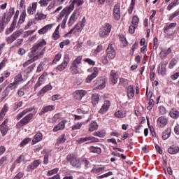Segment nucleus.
<instances>
[{
  "label": "nucleus",
  "instance_id": "nucleus-1",
  "mask_svg": "<svg viewBox=\"0 0 179 179\" xmlns=\"http://www.w3.org/2000/svg\"><path fill=\"white\" fill-rule=\"evenodd\" d=\"M67 161L69 162L70 164L76 169H80L82 167V164H80V160L78 157L73 155H69L66 157Z\"/></svg>",
  "mask_w": 179,
  "mask_h": 179
},
{
  "label": "nucleus",
  "instance_id": "nucleus-2",
  "mask_svg": "<svg viewBox=\"0 0 179 179\" xmlns=\"http://www.w3.org/2000/svg\"><path fill=\"white\" fill-rule=\"evenodd\" d=\"M111 28H112L111 24H110L108 23L105 24L100 29V31H99L100 37H102V38L108 37L109 36L110 33L111 32Z\"/></svg>",
  "mask_w": 179,
  "mask_h": 179
},
{
  "label": "nucleus",
  "instance_id": "nucleus-3",
  "mask_svg": "<svg viewBox=\"0 0 179 179\" xmlns=\"http://www.w3.org/2000/svg\"><path fill=\"white\" fill-rule=\"evenodd\" d=\"M33 113L27 115L24 118L17 123V128H22V127H24V125H27V124L30 122V120L33 118Z\"/></svg>",
  "mask_w": 179,
  "mask_h": 179
},
{
  "label": "nucleus",
  "instance_id": "nucleus-4",
  "mask_svg": "<svg viewBox=\"0 0 179 179\" xmlns=\"http://www.w3.org/2000/svg\"><path fill=\"white\" fill-rule=\"evenodd\" d=\"M47 42L44 39H42L38 42V44L34 45L32 48V54L33 55H36V54L38 53V51L43 48V45H46Z\"/></svg>",
  "mask_w": 179,
  "mask_h": 179
},
{
  "label": "nucleus",
  "instance_id": "nucleus-5",
  "mask_svg": "<svg viewBox=\"0 0 179 179\" xmlns=\"http://www.w3.org/2000/svg\"><path fill=\"white\" fill-rule=\"evenodd\" d=\"M19 85L13 82L12 83H10L6 88V90L3 92V99H5V97H8L9 95V93L10 92V90H13L16 89Z\"/></svg>",
  "mask_w": 179,
  "mask_h": 179
},
{
  "label": "nucleus",
  "instance_id": "nucleus-6",
  "mask_svg": "<svg viewBox=\"0 0 179 179\" xmlns=\"http://www.w3.org/2000/svg\"><path fill=\"white\" fill-rule=\"evenodd\" d=\"M176 26H177V22H173V23L167 24L164 27V33H165V34H167L168 37H171V36H174V33H175L174 31H171L170 32V29H173Z\"/></svg>",
  "mask_w": 179,
  "mask_h": 179
},
{
  "label": "nucleus",
  "instance_id": "nucleus-7",
  "mask_svg": "<svg viewBox=\"0 0 179 179\" xmlns=\"http://www.w3.org/2000/svg\"><path fill=\"white\" fill-rule=\"evenodd\" d=\"M90 143H94L96 142H99L100 140L99 138L93 137V136H88V137H84V138H80L78 140H77V142L80 144V143H85V142H89Z\"/></svg>",
  "mask_w": 179,
  "mask_h": 179
},
{
  "label": "nucleus",
  "instance_id": "nucleus-8",
  "mask_svg": "<svg viewBox=\"0 0 179 179\" xmlns=\"http://www.w3.org/2000/svg\"><path fill=\"white\" fill-rule=\"evenodd\" d=\"M106 54L107 57L110 59H114L115 58V55H117L115 49H114L111 43L108 45V48L106 49Z\"/></svg>",
  "mask_w": 179,
  "mask_h": 179
},
{
  "label": "nucleus",
  "instance_id": "nucleus-9",
  "mask_svg": "<svg viewBox=\"0 0 179 179\" xmlns=\"http://www.w3.org/2000/svg\"><path fill=\"white\" fill-rule=\"evenodd\" d=\"M113 17L115 20L121 19V7L120 3H117L113 7Z\"/></svg>",
  "mask_w": 179,
  "mask_h": 179
},
{
  "label": "nucleus",
  "instance_id": "nucleus-10",
  "mask_svg": "<svg viewBox=\"0 0 179 179\" xmlns=\"http://www.w3.org/2000/svg\"><path fill=\"white\" fill-rule=\"evenodd\" d=\"M110 107H111V102L109 100H105L103 106L99 110V114H106L110 110Z\"/></svg>",
  "mask_w": 179,
  "mask_h": 179
},
{
  "label": "nucleus",
  "instance_id": "nucleus-11",
  "mask_svg": "<svg viewBox=\"0 0 179 179\" xmlns=\"http://www.w3.org/2000/svg\"><path fill=\"white\" fill-rule=\"evenodd\" d=\"M8 122H9V120L6 119L0 125V131L3 136H5V135L8 134V131H9V127H8Z\"/></svg>",
  "mask_w": 179,
  "mask_h": 179
},
{
  "label": "nucleus",
  "instance_id": "nucleus-12",
  "mask_svg": "<svg viewBox=\"0 0 179 179\" xmlns=\"http://www.w3.org/2000/svg\"><path fill=\"white\" fill-rule=\"evenodd\" d=\"M69 61H70L69 55H65L64 58V62L57 67V69L60 71H64L65 68L68 66V64H69Z\"/></svg>",
  "mask_w": 179,
  "mask_h": 179
},
{
  "label": "nucleus",
  "instance_id": "nucleus-13",
  "mask_svg": "<svg viewBox=\"0 0 179 179\" xmlns=\"http://www.w3.org/2000/svg\"><path fill=\"white\" fill-rule=\"evenodd\" d=\"M87 94V91L83 90H78L75 91L73 94L74 99L76 100H82V98Z\"/></svg>",
  "mask_w": 179,
  "mask_h": 179
},
{
  "label": "nucleus",
  "instance_id": "nucleus-14",
  "mask_svg": "<svg viewBox=\"0 0 179 179\" xmlns=\"http://www.w3.org/2000/svg\"><path fill=\"white\" fill-rule=\"evenodd\" d=\"M80 15V10H76L73 14L71 15L69 21V26H72L73 23L78 20V17H79Z\"/></svg>",
  "mask_w": 179,
  "mask_h": 179
},
{
  "label": "nucleus",
  "instance_id": "nucleus-15",
  "mask_svg": "<svg viewBox=\"0 0 179 179\" xmlns=\"http://www.w3.org/2000/svg\"><path fill=\"white\" fill-rule=\"evenodd\" d=\"M106 83H107V80L106 79L102 78L97 80L96 83V86L93 88V90H101L104 89V87H106Z\"/></svg>",
  "mask_w": 179,
  "mask_h": 179
},
{
  "label": "nucleus",
  "instance_id": "nucleus-16",
  "mask_svg": "<svg viewBox=\"0 0 179 179\" xmlns=\"http://www.w3.org/2000/svg\"><path fill=\"white\" fill-rule=\"evenodd\" d=\"M166 65H167V62H163L160 63L159 66L157 69L158 74L162 75V76L166 75Z\"/></svg>",
  "mask_w": 179,
  "mask_h": 179
},
{
  "label": "nucleus",
  "instance_id": "nucleus-17",
  "mask_svg": "<svg viewBox=\"0 0 179 179\" xmlns=\"http://www.w3.org/2000/svg\"><path fill=\"white\" fill-rule=\"evenodd\" d=\"M110 79L113 85H117L118 82V75L115 70L111 71Z\"/></svg>",
  "mask_w": 179,
  "mask_h": 179
},
{
  "label": "nucleus",
  "instance_id": "nucleus-18",
  "mask_svg": "<svg viewBox=\"0 0 179 179\" xmlns=\"http://www.w3.org/2000/svg\"><path fill=\"white\" fill-rule=\"evenodd\" d=\"M171 48H169L168 49H162L161 52H159V57L162 59H164L167 55L169 54H171Z\"/></svg>",
  "mask_w": 179,
  "mask_h": 179
},
{
  "label": "nucleus",
  "instance_id": "nucleus-19",
  "mask_svg": "<svg viewBox=\"0 0 179 179\" xmlns=\"http://www.w3.org/2000/svg\"><path fill=\"white\" fill-rule=\"evenodd\" d=\"M40 163H41V161H40V159L34 161L30 165L27 166V171H31V170H34V169H36V167H38V166H40Z\"/></svg>",
  "mask_w": 179,
  "mask_h": 179
},
{
  "label": "nucleus",
  "instance_id": "nucleus-20",
  "mask_svg": "<svg viewBox=\"0 0 179 179\" xmlns=\"http://www.w3.org/2000/svg\"><path fill=\"white\" fill-rule=\"evenodd\" d=\"M40 163H41V161H40V159L34 161L30 165L27 166V171H31V170H34V169H36V167H38V166H40Z\"/></svg>",
  "mask_w": 179,
  "mask_h": 179
},
{
  "label": "nucleus",
  "instance_id": "nucleus-21",
  "mask_svg": "<svg viewBox=\"0 0 179 179\" xmlns=\"http://www.w3.org/2000/svg\"><path fill=\"white\" fill-rule=\"evenodd\" d=\"M40 163H41V161H40V159L34 161L30 165L27 166V171H31V170H34V169H36V167H38V166H40Z\"/></svg>",
  "mask_w": 179,
  "mask_h": 179
},
{
  "label": "nucleus",
  "instance_id": "nucleus-22",
  "mask_svg": "<svg viewBox=\"0 0 179 179\" xmlns=\"http://www.w3.org/2000/svg\"><path fill=\"white\" fill-rule=\"evenodd\" d=\"M167 118L161 116L157 119V124L161 127V128H164L167 125Z\"/></svg>",
  "mask_w": 179,
  "mask_h": 179
},
{
  "label": "nucleus",
  "instance_id": "nucleus-23",
  "mask_svg": "<svg viewBox=\"0 0 179 179\" xmlns=\"http://www.w3.org/2000/svg\"><path fill=\"white\" fill-rule=\"evenodd\" d=\"M97 75H99V71H97V68H94V72L90 76H88L87 78L86 79L87 83H90V82H92L93 79H94L95 78H97Z\"/></svg>",
  "mask_w": 179,
  "mask_h": 179
},
{
  "label": "nucleus",
  "instance_id": "nucleus-24",
  "mask_svg": "<svg viewBox=\"0 0 179 179\" xmlns=\"http://www.w3.org/2000/svg\"><path fill=\"white\" fill-rule=\"evenodd\" d=\"M54 27V24H49L48 25H45L42 29H39L38 31V33L39 34H44L48 31V30H51L52 27Z\"/></svg>",
  "mask_w": 179,
  "mask_h": 179
},
{
  "label": "nucleus",
  "instance_id": "nucleus-25",
  "mask_svg": "<svg viewBox=\"0 0 179 179\" xmlns=\"http://www.w3.org/2000/svg\"><path fill=\"white\" fill-rule=\"evenodd\" d=\"M37 9V2L32 3L31 6H29L27 8V13L29 15H34L36 13V10Z\"/></svg>",
  "mask_w": 179,
  "mask_h": 179
},
{
  "label": "nucleus",
  "instance_id": "nucleus-26",
  "mask_svg": "<svg viewBox=\"0 0 179 179\" xmlns=\"http://www.w3.org/2000/svg\"><path fill=\"white\" fill-rule=\"evenodd\" d=\"M52 90V86L51 85H48L43 87L38 92V96H44L45 93H47L48 90Z\"/></svg>",
  "mask_w": 179,
  "mask_h": 179
},
{
  "label": "nucleus",
  "instance_id": "nucleus-27",
  "mask_svg": "<svg viewBox=\"0 0 179 179\" xmlns=\"http://www.w3.org/2000/svg\"><path fill=\"white\" fill-rule=\"evenodd\" d=\"M55 108V107L52 105L44 106L39 113V115H43V114H45V113H48V111H52Z\"/></svg>",
  "mask_w": 179,
  "mask_h": 179
},
{
  "label": "nucleus",
  "instance_id": "nucleus-28",
  "mask_svg": "<svg viewBox=\"0 0 179 179\" xmlns=\"http://www.w3.org/2000/svg\"><path fill=\"white\" fill-rule=\"evenodd\" d=\"M43 139V134L41 133H37L35 134L32 139L31 145H36L38 142H40V141H42Z\"/></svg>",
  "mask_w": 179,
  "mask_h": 179
},
{
  "label": "nucleus",
  "instance_id": "nucleus-29",
  "mask_svg": "<svg viewBox=\"0 0 179 179\" xmlns=\"http://www.w3.org/2000/svg\"><path fill=\"white\" fill-rule=\"evenodd\" d=\"M97 129H99V124H97V122L96 121H92L89 124V132H93L94 131H97Z\"/></svg>",
  "mask_w": 179,
  "mask_h": 179
},
{
  "label": "nucleus",
  "instance_id": "nucleus-30",
  "mask_svg": "<svg viewBox=\"0 0 179 179\" xmlns=\"http://www.w3.org/2000/svg\"><path fill=\"white\" fill-rule=\"evenodd\" d=\"M68 12H69V9L68 8H64L57 17V22H61V20H62V17H64Z\"/></svg>",
  "mask_w": 179,
  "mask_h": 179
},
{
  "label": "nucleus",
  "instance_id": "nucleus-31",
  "mask_svg": "<svg viewBox=\"0 0 179 179\" xmlns=\"http://www.w3.org/2000/svg\"><path fill=\"white\" fill-rule=\"evenodd\" d=\"M127 96L129 99H133L135 96V91L134 90V86L129 85L127 88Z\"/></svg>",
  "mask_w": 179,
  "mask_h": 179
},
{
  "label": "nucleus",
  "instance_id": "nucleus-32",
  "mask_svg": "<svg viewBox=\"0 0 179 179\" xmlns=\"http://www.w3.org/2000/svg\"><path fill=\"white\" fill-rule=\"evenodd\" d=\"M169 153L170 155H176L179 152V147L176 145H172L168 149Z\"/></svg>",
  "mask_w": 179,
  "mask_h": 179
},
{
  "label": "nucleus",
  "instance_id": "nucleus-33",
  "mask_svg": "<svg viewBox=\"0 0 179 179\" xmlns=\"http://www.w3.org/2000/svg\"><path fill=\"white\" fill-rule=\"evenodd\" d=\"M65 141H66V136H65V134H62L58 137L56 145H57V146H59V145L65 143Z\"/></svg>",
  "mask_w": 179,
  "mask_h": 179
},
{
  "label": "nucleus",
  "instance_id": "nucleus-34",
  "mask_svg": "<svg viewBox=\"0 0 179 179\" xmlns=\"http://www.w3.org/2000/svg\"><path fill=\"white\" fill-rule=\"evenodd\" d=\"M64 128H65V122H60L57 125L54 127L53 131L54 132H58V131H61Z\"/></svg>",
  "mask_w": 179,
  "mask_h": 179
},
{
  "label": "nucleus",
  "instance_id": "nucleus-35",
  "mask_svg": "<svg viewBox=\"0 0 179 179\" xmlns=\"http://www.w3.org/2000/svg\"><path fill=\"white\" fill-rule=\"evenodd\" d=\"M30 111H33L32 108H29L24 110L22 112L20 113L17 115V120H20V118H22L25 114H27V113H30Z\"/></svg>",
  "mask_w": 179,
  "mask_h": 179
},
{
  "label": "nucleus",
  "instance_id": "nucleus-36",
  "mask_svg": "<svg viewBox=\"0 0 179 179\" xmlns=\"http://www.w3.org/2000/svg\"><path fill=\"white\" fill-rule=\"evenodd\" d=\"M90 152H91V153H96L97 155H100V153H101V148L99 147L91 146L90 147Z\"/></svg>",
  "mask_w": 179,
  "mask_h": 179
},
{
  "label": "nucleus",
  "instance_id": "nucleus-37",
  "mask_svg": "<svg viewBox=\"0 0 179 179\" xmlns=\"http://www.w3.org/2000/svg\"><path fill=\"white\" fill-rule=\"evenodd\" d=\"M44 19H47V15L41 13H38L35 15V20H44Z\"/></svg>",
  "mask_w": 179,
  "mask_h": 179
},
{
  "label": "nucleus",
  "instance_id": "nucleus-38",
  "mask_svg": "<svg viewBox=\"0 0 179 179\" xmlns=\"http://www.w3.org/2000/svg\"><path fill=\"white\" fill-rule=\"evenodd\" d=\"M6 113H8V106L5 105L0 112V121H2V119L6 115Z\"/></svg>",
  "mask_w": 179,
  "mask_h": 179
},
{
  "label": "nucleus",
  "instance_id": "nucleus-39",
  "mask_svg": "<svg viewBox=\"0 0 179 179\" xmlns=\"http://www.w3.org/2000/svg\"><path fill=\"white\" fill-rule=\"evenodd\" d=\"M169 115L171 118L177 119L179 117V111L176 109H172L169 113Z\"/></svg>",
  "mask_w": 179,
  "mask_h": 179
},
{
  "label": "nucleus",
  "instance_id": "nucleus-40",
  "mask_svg": "<svg viewBox=\"0 0 179 179\" xmlns=\"http://www.w3.org/2000/svg\"><path fill=\"white\" fill-rule=\"evenodd\" d=\"M171 133V129H167L162 134V138L164 141L169 139L170 138V134Z\"/></svg>",
  "mask_w": 179,
  "mask_h": 179
},
{
  "label": "nucleus",
  "instance_id": "nucleus-41",
  "mask_svg": "<svg viewBox=\"0 0 179 179\" xmlns=\"http://www.w3.org/2000/svg\"><path fill=\"white\" fill-rule=\"evenodd\" d=\"M37 59H38V56H34L32 59L27 60V62H25L23 64V66L26 67V66H29V65H30V64L34 62V61H37Z\"/></svg>",
  "mask_w": 179,
  "mask_h": 179
},
{
  "label": "nucleus",
  "instance_id": "nucleus-42",
  "mask_svg": "<svg viewBox=\"0 0 179 179\" xmlns=\"http://www.w3.org/2000/svg\"><path fill=\"white\" fill-rule=\"evenodd\" d=\"M16 23H17V15L14 16V20L13 21V23L9 29L10 33H12L13 30H15V27L16 26Z\"/></svg>",
  "mask_w": 179,
  "mask_h": 179
},
{
  "label": "nucleus",
  "instance_id": "nucleus-43",
  "mask_svg": "<svg viewBox=\"0 0 179 179\" xmlns=\"http://www.w3.org/2000/svg\"><path fill=\"white\" fill-rule=\"evenodd\" d=\"M177 62H178V58L172 59L169 65V69H173L177 64Z\"/></svg>",
  "mask_w": 179,
  "mask_h": 179
},
{
  "label": "nucleus",
  "instance_id": "nucleus-44",
  "mask_svg": "<svg viewBox=\"0 0 179 179\" xmlns=\"http://www.w3.org/2000/svg\"><path fill=\"white\" fill-rule=\"evenodd\" d=\"M6 19V14L2 17L1 21L0 22V33H2L3 30L5 29V20Z\"/></svg>",
  "mask_w": 179,
  "mask_h": 179
},
{
  "label": "nucleus",
  "instance_id": "nucleus-45",
  "mask_svg": "<svg viewBox=\"0 0 179 179\" xmlns=\"http://www.w3.org/2000/svg\"><path fill=\"white\" fill-rule=\"evenodd\" d=\"M14 82L17 85H20L21 82H23V77H22V74L17 75L14 78Z\"/></svg>",
  "mask_w": 179,
  "mask_h": 179
},
{
  "label": "nucleus",
  "instance_id": "nucleus-46",
  "mask_svg": "<svg viewBox=\"0 0 179 179\" xmlns=\"http://www.w3.org/2000/svg\"><path fill=\"white\" fill-rule=\"evenodd\" d=\"M59 25L57 26V27L56 28L55 32L52 34V38L54 40H58V38H59Z\"/></svg>",
  "mask_w": 179,
  "mask_h": 179
},
{
  "label": "nucleus",
  "instance_id": "nucleus-47",
  "mask_svg": "<svg viewBox=\"0 0 179 179\" xmlns=\"http://www.w3.org/2000/svg\"><path fill=\"white\" fill-rule=\"evenodd\" d=\"M15 13V8H10L9 9V11L7 15V22H10V19L12 18V16H13V14Z\"/></svg>",
  "mask_w": 179,
  "mask_h": 179
},
{
  "label": "nucleus",
  "instance_id": "nucleus-48",
  "mask_svg": "<svg viewBox=\"0 0 179 179\" xmlns=\"http://www.w3.org/2000/svg\"><path fill=\"white\" fill-rule=\"evenodd\" d=\"M22 34H23V30L20 29L13 33L11 36H13V37L14 38V40H16V38L20 37V36H22Z\"/></svg>",
  "mask_w": 179,
  "mask_h": 179
},
{
  "label": "nucleus",
  "instance_id": "nucleus-49",
  "mask_svg": "<svg viewBox=\"0 0 179 179\" xmlns=\"http://www.w3.org/2000/svg\"><path fill=\"white\" fill-rule=\"evenodd\" d=\"M99 94H93L92 96V101L93 104H97L99 103Z\"/></svg>",
  "mask_w": 179,
  "mask_h": 179
},
{
  "label": "nucleus",
  "instance_id": "nucleus-50",
  "mask_svg": "<svg viewBox=\"0 0 179 179\" xmlns=\"http://www.w3.org/2000/svg\"><path fill=\"white\" fill-rule=\"evenodd\" d=\"M52 0H40L38 1V3L41 8L47 6L50 2H51Z\"/></svg>",
  "mask_w": 179,
  "mask_h": 179
},
{
  "label": "nucleus",
  "instance_id": "nucleus-51",
  "mask_svg": "<svg viewBox=\"0 0 179 179\" xmlns=\"http://www.w3.org/2000/svg\"><path fill=\"white\" fill-rule=\"evenodd\" d=\"M78 66H75L73 64L71 65L70 69L73 75H76L77 73H79V71H78Z\"/></svg>",
  "mask_w": 179,
  "mask_h": 179
},
{
  "label": "nucleus",
  "instance_id": "nucleus-52",
  "mask_svg": "<svg viewBox=\"0 0 179 179\" xmlns=\"http://www.w3.org/2000/svg\"><path fill=\"white\" fill-rule=\"evenodd\" d=\"M127 114L121 110H118L115 112V116L117 118H124V117H126Z\"/></svg>",
  "mask_w": 179,
  "mask_h": 179
},
{
  "label": "nucleus",
  "instance_id": "nucleus-53",
  "mask_svg": "<svg viewBox=\"0 0 179 179\" xmlns=\"http://www.w3.org/2000/svg\"><path fill=\"white\" fill-rule=\"evenodd\" d=\"M177 5H178V0H174L172 3H171L168 6L167 9L169 10H171V9H173V8H174V6H177Z\"/></svg>",
  "mask_w": 179,
  "mask_h": 179
},
{
  "label": "nucleus",
  "instance_id": "nucleus-54",
  "mask_svg": "<svg viewBox=\"0 0 179 179\" xmlns=\"http://www.w3.org/2000/svg\"><path fill=\"white\" fill-rule=\"evenodd\" d=\"M133 26H136L138 27V24H139V17L138 16L135 15L132 18V22H131Z\"/></svg>",
  "mask_w": 179,
  "mask_h": 179
},
{
  "label": "nucleus",
  "instance_id": "nucleus-55",
  "mask_svg": "<svg viewBox=\"0 0 179 179\" xmlns=\"http://www.w3.org/2000/svg\"><path fill=\"white\" fill-rule=\"evenodd\" d=\"M82 62V57H77L71 64V65H74L76 66H79V64Z\"/></svg>",
  "mask_w": 179,
  "mask_h": 179
},
{
  "label": "nucleus",
  "instance_id": "nucleus-56",
  "mask_svg": "<svg viewBox=\"0 0 179 179\" xmlns=\"http://www.w3.org/2000/svg\"><path fill=\"white\" fill-rule=\"evenodd\" d=\"M82 125H83V123H79L78 122L77 124H74L72 127L71 129L72 131H76L78 129H80L82 128Z\"/></svg>",
  "mask_w": 179,
  "mask_h": 179
},
{
  "label": "nucleus",
  "instance_id": "nucleus-57",
  "mask_svg": "<svg viewBox=\"0 0 179 179\" xmlns=\"http://www.w3.org/2000/svg\"><path fill=\"white\" fill-rule=\"evenodd\" d=\"M59 170V169L58 168H55V169H53L50 171H48V173H47V176H54V174H57V173H58V171Z\"/></svg>",
  "mask_w": 179,
  "mask_h": 179
},
{
  "label": "nucleus",
  "instance_id": "nucleus-58",
  "mask_svg": "<svg viewBox=\"0 0 179 179\" xmlns=\"http://www.w3.org/2000/svg\"><path fill=\"white\" fill-rule=\"evenodd\" d=\"M120 85H123V86H128L129 85V81L127 79L121 78L120 79Z\"/></svg>",
  "mask_w": 179,
  "mask_h": 179
},
{
  "label": "nucleus",
  "instance_id": "nucleus-59",
  "mask_svg": "<svg viewBox=\"0 0 179 179\" xmlns=\"http://www.w3.org/2000/svg\"><path fill=\"white\" fill-rule=\"evenodd\" d=\"M62 57V54L57 53L52 61V64H57V62H58V61H59V59H61Z\"/></svg>",
  "mask_w": 179,
  "mask_h": 179
},
{
  "label": "nucleus",
  "instance_id": "nucleus-60",
  "mask_svg": "<svg viewBox=\"0 0 179 179\" xmlns=\"http://www.w3.org/2000/svg\"><path fill=\"white\" fill-rule=\"evenodd\" d=\"M110 176H113V172L112 171H109V172H108L105 174L97 176V178L98 179L106 178L107 177H110Z\"/></svg>",
  "mask_w": 179,
  "mask_h": 179
},
{
  "label": "nucleus",
  "instance_id": "nucleus-61",
  "mask_svg": "<svg viewBox=\"0 0 179 179\" xmlns=\"http://www.w3.org/2000/svg\"><path fill=\"white\" fill-rule=\"evenodd\" d=\"M84 61L85 62H87V64H89V65H92V66L96 65V62H94V60L90 58L84 59Z\"/></svg>",
  "mask_w": 179,
  "mask_h": 179
},
{
  "label": "nucleus",
  "instance_id": "nucleus-62",
  "mask_svg": "<svg viewBox=\"0 0 179 179\" xmlns=\"http://www.w3.org/2000/svg\"><path fill=\"white\" fill-rule=\"evenodd\" d=\"M71 2H73L74 5H76L77 6L83 5V0H71Z\"/></svg>",
  "mask_w": 179,
  "mask_h": 179
},
{
  "label": "nucleus",
  "instance_id": "nucleus-63",
  "mask_svg": "<svg viewBox=\"0 0 179 179\" xmlns=\"http://www.w3.org/2000/svg\"><path fill=\"white\" fill-rule=\"evenodd\" d=\"M149 106L147 107L148 110H152V108H153V106H155V101L153 99H150L149 103H148Z\"/></svg>",
  "mask_w": 179,
  "mask_h": 179
},
{
  "label": "nucleus",
  "instance_id": "nucleus-64",
  "mask_svg": "<svg viewBox=\"0 0 179 179\" xmlns=\"http://www.w3.org/2000/svg\"><path fill=\"white\" fill-rule=\"evenodd\" d=\"M94 136H99V138H104L106 136V134L100 131H97L94 133Z\"/></svg>",
  "mask_w": 179,
  "mask_h": 179
}]
</instances>
